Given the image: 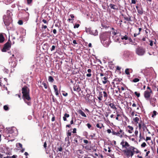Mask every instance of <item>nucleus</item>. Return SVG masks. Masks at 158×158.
I'll return each mask as SVG.
<instances>
[{"label": "nucleus", "mask_w": 158, "mask_h": 158, "mask_svg": "<svg viewBox=\"0 0 158 158\" xmlns=\"http://www.w3.org/2000/svg\"><path fill=\"white\" fill-rule=\"evenodd\" d=\"M111 34L110 31H106L101 33L100 35V38L101 42L105 47H108L110 43Z\"/></svg>", "instance_id": "obj_1"}, {"label": "nucleus", "mask_w": 158, "mask_h": 158, "mask_svg": "<svg viewBox=\"0 0 158 158\" xmlns=\"http://www.w3.org/2000/svg\"><path fill=\"white\" fill-rule=\"evenodd\" d=\"M22 94H23V98L25 102L26 100L29 101L31 100V98L30 96V90L27 86L25 85L22 89Z\"/></svg>", "instance_id": "obj_2"}, {"label": "nucleus", "mask_w": 158, "mask_h": 158, "mask_svg": "<svg viewBox=\"0 0 158 158\" xmlns=\"http://www.w3.org/2000/svg\"><path fill=\"white\" fill-rule=\"evenodd\" d=\"M3 19L4 23L5 25L6 26L8 29L10 30L12 27L11 26L10 27V24H11L12 22V18H8L6 17V15L3 16Z\"/></svg>", "instance_id": "obj_3"}, {"label": "nucleus", "mask_w": 158, "mask_h": 158, "mask_svg": "<svg viewBox=\"0 0 158 158\" xmlns=\"http://www.w3.org/2000/svg\"><path fill=\"white\" fill-rule=\"evenodd\" d=\"M147 90L145 91L144 93V96L146 100L150 99L151 94H153V92L150 87L149 86L147 87Z\"/></svg>", "instance_id": "obj_4"}, {"label": "nucleus", "mask_w": 158, "mask_h": 158, "mask_svg": "<svg viewBox=\"0 0 158 158\" xmlns=\"http://www.w3.org/2000/svg\"><path fill=\"white\" fill-rule=\"evenodd\" d=\"M132 148V146H130L128 148L123 151L125 155L127 157H129L130 156L132 157L134 155Z\"/></svg>", "instance_id": "obj_5"}, {"label": "nucleus", "mask_w": 158, "mask_h": 158, "mask_svg": "<svg viewBox=\"0 0 158 158\" xmlns=\"http://www.w3.org/2000/svg\"><path fill=\"white\" fill-rule=\"evenodd\" d=\"M136 53L139 56L143 55L145 52V49L142 47H138L136 49Z\"/></svg>", "instance_id": "obj_6"}, {"label": "nucleus", "mask_w": 158, "mask_h": 158, "mask_svg": "<svg viewBox=\"0 0 158 158\" xmlns=\"http://www.w3.org/2000/svg\"><path fill=\"white\" fill-rule=\"evenodd\" d=\"M108 94L105 91L100 92L99 93L98 99L100 101L102 100V98L103 97L105 100H106L108 97Z\"/></svg>", "instance_id": "obj_7"}, {"label": "nucleus", "mask_w": 158, "mask_h": 158, "mask_svg": "<svg viewBox=\"0 0 158 158\" xmlns=\"http://www.w3.org/2000/svg\"><path fill=\"white\" fill-rule=\"evenodd\" d=\"M86 31L87 32L89 33L90 34L94 35H98V32L97 30H94L91 28H86Z\"/></svg>", "instance_id": "obj_8"}, {"label": "nucleus", "mask_w": 158, "mask_h": 158, "mask_svg": "<svg viewBox=\"0 0 158 158\" xmlns=\"http://www.w3.org/2000/svg\"><path fill=\"white\" fill-rule=\"evenodd\" d=\"M11 44L8 41L4 44V47L2 50V52H6L9 50L11 48Z\"/></svg>", "instance_id": "obj_9"}, {"label": "nucleus", "mask_w": 158, "mask_h": 158, "mask_svg": "<svg viewBox=\"0 0 158 158\" xmlns=\"http://www.w3.org/2000/svg\"><path fill=\"white\" fill-rule=\"evenodd\" d=\"M84 147L85 149L87 151L90 152H93L96 151V149L94 147H92L89 145H86Z\"/></svg>", "instance_id": "obj_10"}, {"label": "nucleus", "mask_w": 158, "mask_h": 158, "mask_svg": "<svg viewBox=\"0 0 158 158\" xmlns=\"http://www.w3.org/2000/svg\"><path fill=\"white\" fill-rule=\"evenodd\" d=\"M9 63L11 66L13 68L15 67L17 64L15 58L12 57H10L9 60Z\"/></svg>", "instance_id": "obj_11"}, {"label": "nucleus", "mask_w": 158, "mask_h": 158, "mask_svg": "<svg viewBox=\"0 0 158 158\" xmlns=\"http://www.w3.org/2000/svg\"><path fill=\"white\" fill-rule=\"evenodd\" d=\"M82 139H81L80 136L77 134H76L74 139L73 140L74 141L73 143L75 145H77L78 144V141L80 139L81 140Z\"/></svg>", "instance_id": "obj_12"}, {"label": "nucleus", "mask_w": 158, "mask_h": 158, "mask_svg": "<svg viewBox=\"0 0 158 158\" xmlns=\"http://www.w3.org/2000/svg\"><path fill=\"white\" fill-rule=\"evenodd\" d=\"M150 100V104L153 107L155 106V103L156 102V98H150L149 100Z\"/></svg>", "instance_id": "obj_13"}, {"label": "nucleus", "mask_w": 158, "mask_h": 158, "mask_svg": "<svg viewBox=\"0 0 158 158\" xmlns=\"http://www.w3.org/2000/svg\"><path fill=\"white\" fill-rule=\"evenodd\" d=\"M121 80H122V79H120L118 78H115L113 82H112V84L113 85H115V83L116 84H118L120 82Z\"/></svg>", "instance_id": "obj_14"}, {"label": "nucleus", "mask_w": 158, "mask_h": 158, "mask_svg": "<svg viewBox=\"0 0 158 158\" xmlns=\"http://www.w3.org/2000/svg\"><path fill=\"white\" fill-rule=\"evenodd\" d=\"M120 144L122 145L123 148H126L127 147H129L130 146V145L126 141L124 142L123 141L121 142Z\"/></svg>", "instance_id": "obj_15"}, {"label": "nucleus", "mask_w": 158, "mask_h": 158, "mask_svg": "<svg viewBox=\"0 0 158 158\" xmlns=\"http://www.w3.org/2000/svg\"><path fill=\"white\" fill-rule=\"evenodd\" d=\"M101 79L102 81L103 84H105L108 82H109V81L108 80V78L106 77V76L103 77L101 78Z\"/></svg>", "instance_id": "obj_16"}, {"label": "nucleus", "mask_w": 158, "mask_h": 158, "mask_svg": "<svg viewBox=\"0 0 158 158\" xmlns=\"http://www.w3.org/2000/svg\"><path fill=\"white\" fill-rule=\"evenodd\" d=\"M106 104L107 105H108L111 108L113 109H115V110L117 109V108L116 107L115 105L114 104V103H113L108 102L107 104L106 103Z\"/></svg>", "instance_id": "obj_17"}, {"label": "nucleus", "mask_w": 158, "mask_h": 158, "mask_svg": "<svg viewBox=\"0 0 158 158\" xmlns=\"http://www.w3.org/2000/svg\"><path fill=\"white\" fill-rule=\"evenodd\" d=\"M73 89L74 91H76L78 92L80 91L81 90L79 85L78 84L75 85L73 87Z\"/></svg>", "instance_id": "obj_18"}, {"label": "nucleus", "mask_w": 158, "mask_h": 158, "mask_svg": "<svg viewBox=\"0 0 158 158\" xmlns=\"http://www.w3.org/2000/svg\"><path fill=\"white\" fill-rule=\"evenodd\" d=\"M109 6L111 9L116 10H118V7L115 5L110 4Z\"/></svg>", "instance_id": "obj_19"}, {"label": "nucleus", "mask_w": 158, "mask_h": 158, "mask_svg": "<svg viewBox=\"0 0 158 158\" xmlns=\"http://www.w3.org/2000/svg\"><path fill=\"white\" fill-rule=\"evenodd\" d=\"M5 40V38L2 33L0 34V43H3Z\"/></svg>", "instance_id": "obj_20"}, {"label": "nucleus", "mask_w": 158, "mask_h": 158, "mask_svg": "<svg viewBox=\"0 0 158 158\" xmlns=\"http://www.w3.org/2000/svg\"><path fill=\"white\" fill-rule=\"evenodd\" d=\"M12 14L11 12H10L9 10H7V15H6V17L9 18H11V16H12Z\"/></svg>", "instance_id": "obj_21"}, {"label": "nucleus", "mask_w": 158, "mask_h": 158, "mask_svg": "<svg viewBox=\"0 0 158 158\" xmlns=\"http://www.w3.org/2000/svg\"><path fill=\"white\" fill-rule=\"evenodd\" d=\"M96 126L97 128L100 129H102V127H104V126L103 124L101 123H97L96 125Z\"/></svg>", "instance_id": "obj_22"}, {"label": "nucleus", "mask_w": 158, "mask_h": 158, "mask_svg": "<svg viewBox=\"0 0 158 158\" xmlns=\"http://www.w3.org/2000/svg\"><path fill=\"white\" fill-rule=\"evenodd\" d=\"M127 127L129 128L128 132L130 133H132L133 131V127L132 126H131L129 125L127 126Z\"/></svg>", "instance_id": "obj_23"}, {"label": "nucleus", "mask_w": 158, "mask_h": 158, "mask_svg": "<svg viewBox=\"0 0 158 158\" xmlns=\"http://www.w3.org/2000/svg\"><path fill=\"white\" fill-rule=\"evenodd\" d=\"M78 113L80 114L82 116L86 117V115L85 114V113L83 111L81 110H79L78 111Z\"/></svg>", "instance_id": "obj_24"}, {"label": "nucleus", "mask_w": 158, "mask_h": 158, "mask_svg": "<svg viewBox=\"0 0 158 158\" xmlns=\"http://www.w3.org/2000/svg\"><path fill=\"white\" fill-rule=\"evenodd\" d=\"M70 116V115L69 114H67V113H65L64 115V116L63 117V119L64 121H67V118H69Z\"/></svg>", "instance_id": "obj_25"}, {"label": "nucleus", "mask_w": 158, "mask_h": 158, "mask_svg": "<svg viewBox=\"0 0 158 158\" xmlns=\"http://www.w3.org/2000/svg\"><path fill=\"white\" fill-rule=\"evenodd\" d=\"M132 148L133 149V151L134 154L135 153H139V150L135 148L134 147H133V146H132Z\"/></svg>", "instance_id": "obj_26"}, {"label": "nucleus", "mask_w": 158, "mask_h": 158, "mask_svg": "<svg viewBox=\"0 0 158 158\" xmlns=\"http://www.w3.org/2000/svg\"><path fill=\"white\" fill-rule=\"evenodd\" d=\"M124 18L125 20L127 21H131V17L130 16L127 17L126 16H124Z\"/></svg>", "instance_id": "obj_27"}, {"label": "nucleus", "mask_w": 158, "mask_h": 158, "mask_svg": "<svg viewBox=\"0 0 158 158\" xmlns=\"http://www.w3.org/2000/svg\"><path fill=\"white\" fill-rule=\"evenodd\" d=\"M138 13L140 15H142L143 13V10L142 8H139V9L137 10Z\"/></svg>", "instance_id": "obj_28"}, {"label": "nucleus", "mask_w": 158, "mask_h": 158, "mask_svg": "<svg viewBox=\"0 0 158 158\" xmlns=\"http://www.w3.org/2000/svg\"><path fill=\"white\" fill-rule=\"evenodd\" d=\"M48 81L49 82H53L54 81V79L52 76H49L48 77Z\"/></svg>", "instance_id": "obj_29"}, {"label": "nucleus", "mask_w": 158, "mask_h": 158, "mask_svg": "<svg viewBox=\"0 0 158 158\" xmlns=\"http://www.w3.org/2000/svg\"><path fill=\"white\" fill-rule=\"evenodd\" d=\"M133 120L136 124L138 123L139 120V118L138 117H136L133 118Z\"/></svg>", "instance_id": "obj_30"}, {"label": "nucleus", "mask_w": 158, "mask_h": 158, "mask_svg": "<svg viewBox=\"0 0 158 158\" xmlns=\"http://www.w3.org/2000/svg\"><path fill=\"white\" fill-rule=\"evenodd\" d=\"M121 38L122 40H127L128 39V37L126 35H125L124 36L122 35Z\"/></svg>", "instance_id": "obj_31"}, {"label": "nucleus", "mask_w": 158, "mask_h": 158, "mask_svg": "<svg viewBox=\"0 0 158 158\" xmlns=\"http://www.w3.org/2000/svg\"><path fill=\"white\" fill-rule=\"evenodd\" d=\"M112 133L113 135H117L119 136V132H116L114 131H112Z\"/></svg>", "instance_id": "obj_32"}, {"label": "nucleus", "mask_w": 158, "mask_h": 158, "mask_svg": "<svg viewBox=\"0 0 158 158\" xmlns=\"http://www.w3.org/2000/svg\"><path fill=\"white\" fill-rule=\"evenodd\" d=\"M134 94L138 98H139L140 96V93L138 92H135L134 93Z\"/></svg>", "instance_id": "obj_33"}, {"label": "nucleus", "mask_w": 158, "mask_h": 158, "mask_svg": "<svg viewBox=\"0 0 158 158\" xmlns=\"http://www.w3.org/2000/svg\"><path fill=\"white\" fill-rule=\"evenodd\" d=\"M130 69H126L125 70V73L127 75H129L130 74V73L129 72V71L130 70Z\"/></svg>", "instance_id": "obj_34"}, {"label": "nucleus", "mask_w": 158, "mask_h": 158, "mask_svg": "<svg viewBox=\"0 0 158 158\" xmlns=\"http://www.w3.org/2000/svg\"><path fill=\"white\" fill-rule=\"evenodd\" d=\"M123 135L127 136V135L124 134V133L123 132V133H122V134H120V133H119V137L121 138L123 137Z\"/></svg>", "instance_id": "obj_35"}, {"label": "nucleus", "mask_w": 158, "mask_h": 158, "mask_svg": "<svg viewBox=\"0 0 158 158\" xmlns=\"http://www.w3.org/2000/svg\"><path fill=\"white\" fill-rule=\"evenodd\" d=\"M139 81V79L138 78H135L132 80V81L134 82H137Z\"/></svg>", "instance_id": "obj_36"}, {"label": "nucleus", "mask_w": 158, "mask_h": 158, "mask_svg": "<svg viewBox=\"0 0 158 158\" xmlns=\"http://www.w3.org/2000/svg\"><path fill=\"white\" fill-rule=\"evenodd\" d=\"M157 114L156 111L155 110H154L153 111V113L152 115V117H154Z\"/></svg>", "instance_id": "obj_37"}, {"label": "nucleus", "mask_w": 158, "mask_h": 158, "mask_svg": "<svg viewBox=\"0 0 158 158\" xmlns=\"http://www.w3.org/2000/svg\"><path fill=\"white\" fill-rule=\"evenodd\" d=\"M42 84L44 85V86L45 89H47L48 88V85L47 84L44 82H42Z\"/></svg>", "instance_id": "obj_38"}, {"label": "nucleus", "mask_w": 158, "mask_h": 158, "mask_svg": "<svg viewBox=\"0 0 158 158\" xmlns=\"http://www.w3.org/2000/svg\"><path fill=\"white\" fill-rule=\"evenodd\" d=\"M62 92H63L62 94L64 96L66 97L68 95V93L65 92L64 91H62Z\"/></svg>", "instance_id": "obj_39"}, {"label": "nucleus", "mask_w": 158, "mask_h": 158, "mask_svg": "<svg viewBox=\"0 0 158 158\" xmlns=\"http://www.w3.org/2000/svg\"><path fill=\"white\" fill-rule=\"evenodd\" d=\"M4 109L5 110H7L9 109V108L7 105H5L3 106Z\"/></svg>", "instance_id": "obj_40"}, {"label": "nucleus", "mask_w": 158, "mask_h": 158, "mask_svg": "<svg viewBox=\"0 0 158 158\" xmlns=\"http://www.w3.org/2000/svg\"><path fill=\"white\" fill-rule=\"evenodd\" d=\"M48 44L47 43H45L43 45V48L44 49V48H47L48 47Z\"/></svg>", "instance_id": "obj_41"}, {"label": "nucleus", "mask_w": 158, "mask_h": 158, "mask_svg": "<svg viewBox=\"0 0 158 158\" xmlns=\"http://www.w3.org/2000/svg\"><path fill=\"white\" fill-rule=\"evenodd\" d=\"M70 123L71 125L74 124V118L72 117L71 121L70 122Z\"/></svg>", "instance_id": "obj_42"}, {"label": "nucleus", "mask_w": 158, "mask_h": 158, "mask_svg": "<svg viewBox=\"0 0 158 158\" xmlns=\"http://www.w3.org/2000/svg\"><path fill=\"white\" fill-rule=\"evenodd\" d=\"M146 146V144L145 142H143L141 144V147L142 148L145 147Z\"/></svg>", "instance_id": "obj_43"}, {"label": "nucleus", "mask_w": 158, "mask_h": 158, "mask_svg": "<svg viewBox=\"0 0 158 158\" xmlns=\"http://www.w3.org/2000/svg\"><path fill=\"white\" fill-rule=\"evenodd\" d=\"M80 26V25L79 24H75V25L74 26V28H78Z\"/></svg>", "instance_id": "obj_44"}, {"label": "nucleus", "mask_w": 158, "mask_h": 158, "mask_svg": "<svg viewBox=\"0 0 158 158\" xmlns=\"http://www.w3.org/2000/svg\"><path fill=\"white\" fill-rule=\"evenodd\" d=\"M71 132H69V131L67 133V135L68 136V139H69V136H71Z\"/></svg>", "instance_id": "obj_45"}, {"label": "nucleus", "mask_w": 158, "mask_h": 158, "mask_svg": "<svg viewBox=\"0 0 158 158\" xmlns=\"http://www.w3.org/2000/svg\"><path fill=\"white\" fill-rule=\"evenodd\" d=\"M18 23L20 25H22L23 24V21L22 20H19L18 21Z\"/></svg>", "instance_id": "obj_46"}, {"label": "nucleus", "mask_w": 158, "mask_h": 158, "mask_svg": "<svg viewBox=\"0 0 158 158\" xmlns=\"http://www.w3.org/2000/svg\"><path fill=\"white\" fill-rule=\"evenodd\" d=\"M54 90H55V94H56V95L57 96L59 94V93H58V89H55Z\"/></svg>", "instance_id": "obj_47"}, {"label": "nucleus", "mask_w": 158, "mask_h": 158, "mask_svg": "<svg viewBox=\"0 0 158 158\" xmlns=\"http://www.w3.org/2000/svg\"><path fill=\"white\" fill-rule=\"evenodd\" d=\"M52 101L53 102H56V99L55 98L54 96L53 95H52Z\"/></svg>", "instance_id": "obj_48"}, {"label": "nucleus", "mask_w": 158, "mask_h": 158, "mask_svg": "<svg viewBox=\"0 0 158 158\" xmlns=\"http://www.w3.org/2000/svg\"><path fill=\"white\" fill-rule=\"evenodd\" d=\"M55 46L54 45H52V48L51 49V51H52L54 50L55 48Z\"/></svg>", "instance_id": "obj_49"}, {"label": "nucleus", "mask_w": 158, "mask_h": 158, "mask_svg": "<svg viewBox=\"0 0 158 158\" xmlns=\"http://www.w3.org/2000/svg\"><path fill=\"white\" fill-rule=\"evenodd\" d=\"M33 0H27L28 4H30L31 3Z\"/></svg>", "instance_id": "obj_50"}, {"label": "nucleus", "mask_w": 158, "mask_h": 158, "mask_svg": "<svg viewBox=\"0 0 158 158\" xmlns=\"http://www.w3.org/2000/svg\"><path fill=\"white\" fill-rule=\"evenodd\" d=\"M88 127V128L89 129H90V128L91 127V125H90V124L89 123H88L87 124H86Z\"/></svg>", "instance_id": "obj_51"}, {"label": "nucleus", "mask_w": 158, "mask_h": 158, "mask_svg": "<svg viewBox=\"0 0 158 158\" xmlns=\"http://www.w3.org/2000/svg\"><path fill=\"white\" fill-rule=\"evenodd\" d=\"M42 21L44 23H46L47 24H48V22H47V20L45 19H43Z\"/></svg>", "instance_id": "obj_52"}, {"label": "nucleus", "mask_w": 158, "mask_h": 158, "mask_svg": "<svg viewBox=\"0 0 158 158\" xmlns=\"http://www.w3.org/2000/svg\"><path fill=\"white\" fill-rule=\"evenodd\" d=\"M57 150H58V151H59L60 152H62L63 150V149L62 148V147H59V148H57Z\"/></svg>", "instance_id": "obj_53"}, {"label": "nucleus", "mask_w": 158, "mask_h": 158, "mask_svg": "<svg viewBox=\"0 0 158 158\" xmlns=\"http://www.w3.org/2000/svg\"><path fill=\"white\" fill-rule=\"evenodd\" d=\"M143 128L144 130V129L146 128L147 129V127H146V125L144 123H143V124L142 125Z\"/></svg>", "instance_id": "obj_54"}, {"label": "nucleus", "mask_w": 158, "mask_h": 158, "mask_svg": "<svg viewBox=\"0 0 158 158\" xmlns=\"http://www.w3.org/2000/svg\"><path fill=\"white\" fill-rule=\"evenodd\" d=\"M136 3V1L135 0H131V4H135Z\"/></svg>", "instance_id": "obj_55"}, {"label": "nucleus", "mask_w": 158, "mask_h": 158, "mask_svg": "<svg viewBox=\"0 0 158 158\" xmlns=\"http://www.w3.org/2000/svg\"><path fill=\"white\" fill-rule=\"evenodd\" d=\"M100 76L101 77V78H102V77H103L104 76H105V75L103 73H100Z\"/></svg>", "instance_id": "obj_56"}, {"label": "nucleus", "mask_w": 158, "mask_h": 158, "mask_svg": "<svg viewBox=\"0 0 158 158\" xmlns=\"http://www.w3.org/2000/svg\"><path fill=\"white\" fill-rule=\"evenodd\" d=\"M149 42H150V46H153V41L151 40H149Z\"/></svg>", "instance_id": "obj_57"}, {"label": "nucleus", "mask_w": 158, "mask_h": 158, "mask_svg": "<svg viewBox=\"0 0 158 158\" xmlns=\"http://www.w3.org/2000/svg\"><path fill=\"white\" fill-rule=\"evenodd\" d=\"M77 129L76 128H74L73 129V133H76Z\"/></svg>", "instance_id": "obj_58"}, {"label": "nucleus", "mask_w": 158, "mask_h": 158, "mask_svg": "<svg viewBox=\"0 0 158 158\" xmlns=\"http://www.w3.org/2000/svg\"><path fill=\"white\" fill-rule=\"evenodd\" d=\"M154 90H156L158 92V87L157 86V87L156 86H154Z\"/></svg>", "instance_id": "obj_59"}, {"label": "nucleus", "mask_w": 158, "mask_h": 158, "mask_svg": "<svg viewBox=\"0 0 158 158\" xmlns=\"http://www.w3.org/2000/svg\"><path fill=\"white\" fill-rule=\"evenodd\" d=\"M128 40H129V42L131 43H133V42L131 38H128Z\"/></svg>", "instance_id": "obj_60"}, {"label": "nucleus", "mask_w": 158, "mask_h": 158, "mask_svg": "<svg viewBox=\"0 0 158 158\" xmlns=\"http://www.w3.org/2000/svg\"><path fill=\"white\" fill-rule=\"evenodd\" d=\"M83 142H84V143H85L86 144H87L89 143L88 141L86 139L83 140Z\"/></svg>", "instance_id": "obj_61"}, {"label": "nucleus", "mask_w": 158, "mask_h": 158, "mask_svg": "<svg viewBox=\"0 0 158 158\" xmlns=\"http://www.w3.org/2000/svg\"><path fill=\"white\" fill-rule=\"evenodd\" d=\"M147 1L148 4H151V2L152 1V0H147Z\"/></svg>", "instance_id": "obj_62"}, {"label": "nucleus", "mask_w": 158, "mask_h": 158, "mask_svg": "<svg viewBox=\"0 0 158 158\" xmlns=\"http://www.w3.org/2000/svg\"><path fill=\"white\" fill-rule=\"evenodd\" d=\"M17 156L16 155H14L11 156H10L9 158H16Z\"/></svg>", "instance_id": "obj_63"}, {"label": "nucleus", "mask_w": 158, "mask_h": 158, "mask_svg": "<svg viewBox=\"0 0 158 158\" xmlns=\"http://www.w3.org/2000/svg\"><path fill=\"white\" fill-rule=\"evenodd\" d=\"M84 158H91L90 157L88 156L87 155H85V156H84Z\"/></svg>", "instance_id": "obj_64"}]
</instances>
